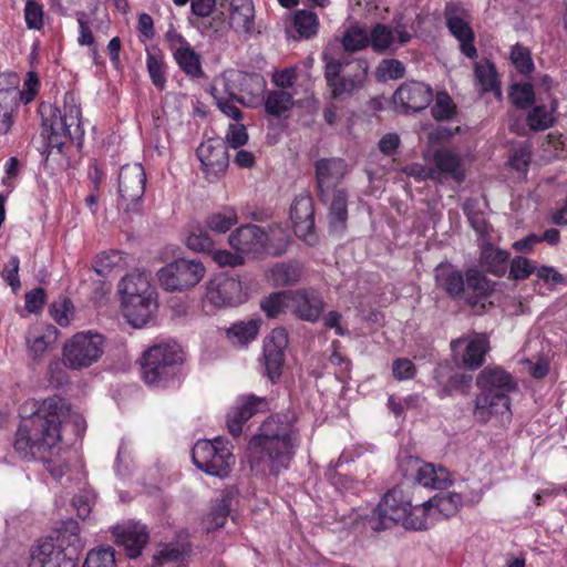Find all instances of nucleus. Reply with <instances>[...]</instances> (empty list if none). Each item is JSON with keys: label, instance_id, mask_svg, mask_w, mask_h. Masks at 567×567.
I'll return each mask as SVG.
<instances>
[{"label": "nucleus", "instance_id": "obj_1", "mask_svg": "<svg viewBox=\"0 0 567 567\" xmlns=\"http://www.w3.org/2000/svg\"><path fill=\"white\" fill-rule=\"evenodd\" d=\"M292 413L274 414L259 426L249 440V464L251 470L278 475L287 470L299 446V431Z\"/></svg>", "mask_w": 567, "mask_h": 567}, {"label": "nucleus", "instance_id": "obj_2", "mask_svg": "<svg viewBox=\"0 0 567 567\" xmlns=\"http://www.w3.org/2000/svg\"><path fill=\"white\" fill-rule=\"evenodd\" d=\"M70 414L66 402L58 396L48 398L28 417H23L17 430L13 447L23 457L53 447L60 440V426Z\"/></svg>", "mask_w": 567, "mask_h": 567}, {"label": "nucleus", "instance_id": "obj_3", "mask_svg": "<svg viewBox=\"0 0 567 567\" xmlns=\"http://www.w3.org/2000/svg\"><path fill=\"white\" fill-rule=\"evenodd\" d=\"M481 390L474 402V416L486 423L491 415L509 410L508 393L516 390L512 375L501 367H485L476 378Z\"/></svg>", "mask_w": 567, "mask_h": 567}, {"label": "nucleus", "instance_id": "obj_4", "mask_svg": "<svg viewBox=\"0 0 567 567\" xmlns=\"http://www.w3.org/2000/svg\"><path fill=\"white\" fill-rule=\"evenodd\" d=\"M323 60L324 79L333 100L352 96L364 86L369 72L367 60L350 55L328 58L326 54Z\"/></svg>", "mask_w": 567, "mask_h": 567}, {"label": "nucleus", "instance_id": "obj_5", "mask_svg": "<svg viewBox=\"0 0 567 567\" xmlns=\"http://www.w3.org/2000/svg\"><path fill=\"white\" fill-rule=\"evenodd\" d=\"M104 352V337L97 332L75 333L63 346V363L73 370H81L95 363Z\"/></svg>", "mask_w": 567, "mask_h": 567}, {"label": "nucleus", "instance_id": "obj_6", "mask_svg": "<svg viewBox=\"0 0 567 567\" xmlns=\"http://www.w3.org/2000/svg\"><path fill=\"white\" fill-rule=\"evenodd\" d=\"M192 456L196 467L218 477L227 476L235 464V456L221 437L198 441L193 447Z\"/></svg>", "mask_w": 567, "mask_h": 567}, {"label": "nucleus", "instance_id": "obj_7", "mask_svg": "<svg viewBox=\"0 0 567 567\" xmlns=\"http://www.w3.org/2000/svg\"><path fill=\"white\" fill-rule=\"evenodd\" d=\"M415 35L413 24L404 22L402 16H395L392 23H375L369 31V45L377 53H394L406 45Z\"/></svg>", "mask_w": 567, "mask_h": 567}, {"label": "nucleus", "instance_id": "obj_8", "mask_svg": "<svg viewBox=\"0 0 567 567\" xmlns=\"http://www.w3.org/2000/svg\"><path fill=\"white\" fill-rule=\"evenodd\" d=\"M411 502L404 492L394 487L390 489L368 518L369 527L374 532L390 529L396 525L404 527Z\"/></svg>", "mask_w": 567, "mask_h": 567}, {"label": "nucleus", "instance_id": "obj_9", "mask_svg": "<svg viewBox=\"0 0 567 567\" xmlns=\"http://www.w3.org/2000/svg\"><path fill=\"white\" fill-rule=\"evenodd\" d=\"M182 360L176 344H157L143 357L142 373L146 383L159 384L174 373V367Z\"/></svg>", "mask_w": 567, "mask_h": 567}, {"label": "nucleus", "instance_id": "obj_10", "mask_svg": "<svg viewBox=\"0 0 567 567\" xmlns=\"http://www.w3.org/2000/svg\"><path fill=\"white\" fill-rule=\"evenodd\" d=\"M200 261L178 259L167 264L157 271L161 287L166 291H184L195 287L205 276Z\"/></svg>", "mask_w": 567, "mask_h": 567}, {"label": "nucleus", "instance_id": "obj_11", "mask_svg": "<svg viewBox=\"0 0 567 567\" xmlns=\"http://www.w3.org/2000/svg\"><path fill=\"white\" fill-rule=\"evenodd\" d=\"M146 175L141 164L123 165L118 173V205L127 213H140L145 193Z\"/></svg>", "mask_w": 567, "mask_h": 567}, {"label": "nucleus", "instance_id": "obj_12", "mask_svg": "<svg viewBox=\"0 0 567 567\" xmlns=\"http://www.w3.org/2000/svg\"><path fill=\"white\" fill-rule=\"evenodd\" d=\"M400 467L406 478L424 487L445 489L452 485L451 473L441 465L436 466L417 457L408 456L401 462Z\"/></svg>", "mask_w": 567, "mask_h": 567}, {"label": "nucleus", "instance_id": "obj_13", "mask_svg": "<svg viewBox=\"0 0 567 567\" xmlns=\"http://www.w3.org/2000/svg\"><path fill=\"white\" fill-rule=\"evenodd\" d=\"M453 359L468 370H476L483 365L485 355L489 351V340L485 333H473L457 338L450 343Z\"/></svg>", "mask_w": 567, "mask_h": 567}, {"label": "nucleus", "instance_id": "obj_14", "mask_svg": "<svg viewBox=\"0 0 567 567\" xmlns=\"http://www.w3.org/2000/svg\"><path fill=\"white\" fill-rule=\"evenodd\" d=\"M205 300L218 309L240 305L245 300L240 280L226 274L214 276L207 282Z\"/></svg>", "mask_w": 567, "mask_h": 567}, {"label": "nucleus", "instance_id": "obj_15", "mask_svg": "<svg viewBox=\"0 0 567 567\" xmlns=\"http://www.w3.org/2000/svg\"><path fill=\"white\" fill-rule=\"evenodd\" d=\"M196 154L209 182L219 178L228 167L227 144L223 138L207 140L198 146Z\"/></svg>", "mask_w": 567, "mask_h": 567}, {"label": "nucleus", "instance_id": "obj_16", "mask_svg": "<svg viewBox=\"0 0 567 567\" xmlns=\"http://www.w3.org/2000/svg\"><path fill=\"white\" fill-rule=\"evenodd\" d=\"M496 282L489 280L477 268H468L465 272V293L463 296L464 302L470 306L475 313H483L487 305L492 302L487 299L495 290Z\"/></svg>", "mask_w": 567, "mask_h": 567}, {"label": "nucleus", "instance_id": "obj_17", "mask_svg": "<svg viewBox=\"0 0 567 567\" xmlns=\"http://www.w3.org/2000/svg\"><path fill=\"white\" fill-rule=\"evenodd\" d=\"M288 336L284 328H276L264 341L266 375L271 382L279 380L285 361Z\"/></svg>", "mask_w": 567, "mask_h": 567}, {"label": "nucleus", "instance_id": "obj_18", "mask_svg": "<svg viewBox=\"0 0 567 567\" xmlns=\"http://www.w3.org/2000/svg\"><path fill=\"white\" fill-rule=\"evenodd\" d=\"M433 99V91L430 85L417 81L402 83L393 95V102L404 113L420 112L424 110Z\"/></svg>", "mask_w": 567, "mask_h": 567}, {"label": "nucleus", "instance_id": "obj_19", "mask_svg": "<svg viewBox=\"0 0 567 567\" xmlns=\"http://www.w3.org/2000/svg\"><path fill=\"white\" fill-rule=\"evenodd\" d=\"M166 41L173 51V56L178 66L192 78L203 76L200 55L190 47L185 38L175 30L166 33Z\"/></svg>", "mask_w": 567, "mask_h": 567}, {"label": "nucleus", "instance_id": "obj_20", "mask_svg": "<svg viewBox=\"0 0 567 567\" xmlns=\"http://www.w3.org/2000/svg\"><path fill=\"white\" fill-rule=\"evenodd\" d=\"M290 219L297 237L308 244H313L315 209L311 196L301 194L297 196L290 208Z\"/></svg>", "mask_w": 567, "mask_h": 567}, {"label": "nucleus", "instance_id": "obj_21", "mask_svg": "<svg viewBox=\"0 0 567 567\" xmlns=\"http://www.w3.org/2000/svg\"><path fill=\"white\" fill-rule=\"evenodd\" d=\"M29 567H76V563L52 539L40 542L30 554Z\"/></svg>", "mask_w": 567, "mask_h": 567}, {"label": "nucleus", "instance_id": "obj_22", "mask_svg": "<svg viewBox=\"0 0 567 567\" xmlns=\"http://www.w3.org/2000/svg\"><path fill=\"white\" fill-rule=\"evenodd\" d=\"M268 409V401L266 398L257 396L254 394L243 396L237 401L227 414V426L229 433L237 437L243 432V425L251 416L257 413L264 412Z\"/></svg>", "mask_w": 567, "mask_h": 567}, {"label": "nucleus", "instance_id": "obj_23", "mask_svg": "<svg viewBox=\"0 0 567 567\" xmlns=\"http://www.w3.org/2000/svg\"><path fill=\"white\" fill-rule=\"evenodd\" d=\"M113 535L115 543L123 547L130 558L138 557L150 538L146 526L134 522L115 526Z\"/></svg>", "mask_w": 567, "mask_h": 567}, {"label": "nucleus", "instance_id": "obj_24", "mask_svg": "<svg viewBox=\"0 0 567 567\" xmlns=\"http://www.w3.org/2000/svg\"><path fill=\"white\" fill-rule=\"evenodd\" d=\"M430 179L443 182L445 178L461 183L465 178V169L460 155L449 148H440L433 154Z\"/></svg>", "mask_w": 567, "mask_h": 567}, {"label": "nucleus", "instance_id": "obj_25", "mask_svg": "<svg viewBox=\"0 0 567 567\" xmlns=\"http://www.w3.org/2000/svg\"><path fill=\"white\" fill-rule=\"evenodd\" d=\"M347 172V165L339 158H323L316 163V176L320 198H326L331 192H337L339 183Z\"/></svg>", "mask_w": 567, "mask_h": 567}, {"label": "nucleus", "instance_id": "obj_26", "mask_svg": "<svg viewBox=\"0 0 567 567\" xmlns=\"http://www.w3.org/2000/svg\"><path fill=\"white\" fill-rule=\"evenodd\" d=\"M230 246L243 254H259L267 247L269 237L257 225H244L229 236Z\"/></svg>", "mask_w": 567, "mask_h": 567}, {"label": "nucleus", "instance_id": "obj_27", "mask_svg": "<svg viewBox=\"0 0 567 567\" xmlns=\"http://www.w3.org/2000/svg\"><path fill=\"white\" fill-rule=\"evenodd\" d=\"M323 309V301L315 290L290 291V312L307 321H316Z\"/></svg>", "mask_w": 567, "mask_h": 567}, {"label": "nucleus", "instance_id": "obj_28", "mask_svg": "<svg viewBox=\"0 0 567 567\" xmlns=\"http://www.w3.org/2000/svg\"><path fill=\"white\" fill-rule=\"evenodd\" d=\"M157 309L155 295H145L124 299L123 312L127 322L134 328L144 327Z\"/></svg>", "mask_w": 567, "mask_h": 567}, {"label": "nucleus", "instance_id": "obj_29", "mask_svg": "<svg viewBox=\"0 0 567 567\" xmlns=\"http://www.w3.org/2000/svg\"><path fill=\"white\" fill-rule=\"evenodd\" d=\"M436 286L453 299H463L465 278L461 270L451 264H440L434 269Z\"/></svg>", "mask_w": 567, "mask_h": 567}, {"label": "nucleus", "instance_id": "obj_30", "mask_svg": "<svg viewBox=\"0 0 567 567\" xmlns=\"http://www.w3.org/2000/svg\"><path fill=\"white\" fill-rule=\"evenodd\" d=\"M446 25L450 32L460 42V50L470 59L477 56V50L474 45V32L468 21L462 18L456 11H446Z\"/></svg>", "mask_w": 567, "mask_h": 567}, {"label": "nucleus", "instance_id": "obj_31", "mask_svg": "<svg viewBox=\"0 0 567 567\" xmlns=\"http://www.w3.org/2000/svg\"><path fill=\"white\" fill-rule=\"evenodd\" d=\"M324 204L329 205V227L330 233L340 236L346 229L348 219L347 202L348 195L344 189L331 192L326 198H320Z\"/></svg>", "mask_w": 567, "mask_h": 567}, {"label": "nucleus", "instance_id": "obj_32", "mask_svg": "<svg viewBox=\"0 0 567 567\" xmlns=\"http://www.w3.org/2000/svg\"><path fill=\"white\" fill-rule=\"evenodd\" d=\"M480 247V266L497 277L504 276L507 270L509 252L493 246L491 243L485 241L484 239H482Z\"/></svg>", "mask_w": 567, "mask_h": 567}, {"label": "nucleus", "instance_id": "obj_33", "mask_svg": "<svg viewBox=\"0 0 567 567\" xmlns=\"http://www.w3.org/2000/svg\"><path fill=\"white\" fill-rule=\"evenodd\" d=\"M254 18L251 0H231L229 24L236 32L250 33L254 29Z\"/></svg>", "mask_w": 567, "mask_h": 567}, {"label": "nucleus", "instance_id": "obj_34", "mask_svg": "<svg viewBox=\"0 0 567 567\" xmlns=\"http://www.w3.org/2000/svg\"><path fill=\"white\" fill-rule=\"evenodd\" d=\"M189 546L182 543H168L159 546L153 558L161 566L185 567Z\"/></svg>", "mask_w": 567, "mask_h": 567}, {"label": "nucleus", "instance_id": "obj_35", "mask_svg": "<svg viewBox=\"0 0 567 567\" xmlns=\"http://www.w3.org/2000/svg\"><path fill=\"white\" fill-rule=\"evenodd\" d=\"M48 111L50 118L43 117V125H49L51 130L49 145L52 148L56 147L60 151L65 143L62 138L70 140V132L66 128V124L65 121H63V115L60 109L49 105ZM45 112L47 107H44V113Z\"/></svg>", "mask_w": 567, "mask_h": 567}, {"label": "nucleus", "instance_id": "obj_36", "mask_svg": "<svg viewBox=\"0 0 567 567\" xmlns=\"http://www.w3.org/2000/svg\"><path fill=\"white\" fill-rule=\"evenodd\" d=\"M463 498L457 493H447L435 495L433 498L426 501V504L432 506L435 519L441 517L447 518L455 515L462 506Z\"/></svg>", "mask_w": 567, "mask_h": 567}, {"label": "nucleus", "instance_id": "obj_37", "mask_svg": "<svg viewBox=\"0 0 567 567\" xmlns=\"http://www.w3.org/2000/svg\"><path fill=\"white\" fill-rule=\"evenodd\" d=\"M61 112L66 128L70 132V140L81 136L83 134L81 128V109L72 93H65Z\"/></svg>", "mask_w": 567, "mask_h": 567}, {"label": "nucleus", "instance_id": "obj_38", "mask_svg": "<svg viewBox=\"0 0 567 567\" xmlns=\"http://www.w3.org/2000/svg\"><path fill=\"white\" fill-rule=\"evenodd\" d=\"M237 223V210L234 207L225 206L220 210L209 214L205 225L213 233L225 234Z\"/></svg>", "mask_w": 567, "mask_h": 567}, {"label": "nucleus", "instance_id": "obj_39", "mask_svg": "<svg viewBox=\"0 0 567 567\" xmlns=\"http://www.w3.org/2000/svg\"><path fill=\"white\" fill-rule=\"evenodd\" d=\"M18 95L19 92L14 89L0 90V136L11 130Z\"/></svg>", "mask_w": 567, "mask_h": 567}, {"label": "nucleus", "instance_id": "obj_40", "mask_svg": "<svg viewBox=\"0 0 567 567\" xmlns=\"http://www.w3.org/2000/svg\"><path fill=\"white\" fill-rule=\"evenodd\" d=\"M435 519L432 506L427 505L426 502L412 506L409 508L404 528L422 530L427 529Z\"/></svg>", "mask_w": 567, "mask_h": 567}, {"label": "nucleus", "instance_id": "obj_41", "mask_svg": "<svg viewBox=\"0 0 567 567\" xmlns=\"http://www.w3.org/2000/svg\"><path fill=\"white\" fill-rule=\"evenodd\" d=\"M118 290L123 295V300L145 295H155V291L151 288L147 278L143 275L126 276L121 281Z\"/></svg>", "mask_w": 567, "mask_h": 567}, {"label": "nucleus", "instance_id": "obj_42", "mask_svg": "<svg viewBox=\"0 0 567 567\" xmlns=\"http://www.w3.org/2000/svg\"><path fill=\"white\" fill-rule=\"evenodd\" d=\"M301 276V268L298 264H276L268 271L269 280L277 287L296 284Z\"/></svg>", "mask_w": 567, "mask_h": 567}, {"label": "nucleus", "instance_id": "obj_43", "mask_svg": "<svg viewBox=\"0 0 567 567\" xmlns=\"http://www.w3.org/2000/svg\"><path fill=\"white\" fill-rule=\"evenodd\" d=\"M474 73L480 89L483 93L495 92L497 95L501 94L499 84L497 79V72L495 65L489 61L476 62Z\"/></svg>", "mask_w": 567, "mask_h": 567}, {"label": "nucleus", "instance_id": "obj_44", "mask_svg": "<svg viewBox=\"0 0 567 567\" xmlns=\"http://www.w3.org/2000/svg\"><path fill=\"white\" fill-rule=\"evenodd\" d=\"M346 52L360 51L369 45V32L361 27L351 25L340 38Z\"/></svg>", "mask_w": 567, "mask_h": 567}, {"label": "nucleus", "instance_id": "obj_45", "mask_svg": "<svg viewBox=\"0 0 567 567\" xmlns=\"http://www.w3.org/2000/svg\"><path fill=\"white\" fill-rule=\"evenodd\" d=\"M239 82V92L248 94L251 97L259 96L264 93L266 87V81L264 76L257 73H247L237 71L236 79Z\"/></svg>", "mask_w": 567, "mask_h": 567}, {"label": "nucleus", "instance_id": "obj_46", "mask_svg": "<svg viewBox=\"0 0 567 567\" xmlns=\"http://www.w3.org/2000/svg\"><path fill=\"white\" fill-rule=\"evenodd\" d=\"M557 102L553 101L550 109L545 105H536L527 115V124L534 131H544L554 123L553 112L556 110Z\"/></svg>", "mask_w": 567, "mask_h": 567}, {"label": "nucleus", "instance_id": "obj_47", "mask_svg": "<svg viewBox=\"0 0 567 567\" xmlns=\"http://www.w3.org/2000/svg\"><path fill=\"white\" fill-rule=\"evenodd\" d=\"M293 27L300 38L309 39L318 31V17L312 11L299 10L293 16Z\"/></svg>", "mask_w": 567, "mask_h": 567}, {"label": "nucleus", "instance_id": "obj_48", "mask_svg": "<svg viewBox=\"0 0 567 567\" xmlns=\"http://www.w3.org/2000/svg\"><path fill=\"white\" fill-rule=\"evenodd\" d=\"M259 327L260 320L257 319H250L246 322L241 321L231 326L228 330V336L238 343L246 344L257 337Z\"/></svg>", "mask_w": 567, "mask_h": 567}, {"label": "nucleus", "instance_id": "obj_49", "mask_svg": "<svg viewBox=\"0 0 567 567\" xmlns=\"http://www.w3.org/2000/svg\"><path fill=\"white\" fill-rule=\"evenodd\" d=\"M115 565L114 548L101 546L87 553L83 567H115Z\"/></svg>", "mask_w": 567, "mask_h": 567}, {"label": "nucleus", "instance_id": "obj_50", "mask_svg": "<svg viewBox=\"0 0 567 567\" xmlns=\"http://www.w3.org/2000/svg\"><path fill=\"white\" fill-rule=\"evenodd\" d=\"M292 105V95L284 90L271 91L266 99V111L275 116H280Z\"/></svg>", "mask_w": 567, "mask_h": 567}, {"label": "nucleus", "instance_id": "obj_51", "mask_svg": "<svg viewBox=\"0 0 567 567\" xmlns=\"http://www.w3.org/2000/svg\"><path fill=\"white\" fill-rule=\"evenodd\" d=\"M261 308L266 315L271 318L285 311H290V291L272 293L261 302Z\"/></svg>", "mask_w": 567, "mask_h": 567}, {"label": "nucleus", "instance_id": "obj_52", "mask_svg": "<svg viewBox=\"0 0 567 567\" xmlns=\"http://www.w3.org/2000/svg\"><path fill=\"white\" fill-rule=\"evenodd\" d=\"M146 66L153 84L163 90L166 84L165 63L161 55L147 52Z\"/></svg>", "mask_w": 567, "mask_h": 567}, {"label": "nucleus", "instance_id": "obj_53", "mask_svg": "<svg viewBox=\"0 0 567 567\" xmlns=\"http://www.w3.org/2000/svg\"><path fill=\"white\" fill-rule=\"evenodd\" d=\"M237 71H231L225 73L220 79L216 80L214 86H218L221 91V94L230 100H236V102L244 104L245 97L240 95L239 92V82L236 80Z\"/></svg>", "mask_w": 567, "mask_h": 567}, {"label": "nucleus", "instance_id": "obj_54", "mask_svg": "<svg viewBox=\"0 0 567 567\" xmlns=\"http://www.w3.org/2000/svg\"><path fill=\"white\" fill-rule=\"evenodd\" d=\"M511 60L520 74L527 75L534 71L530 51L519 43L512 48Z\"/></svg>", "mask_w": 567, "mask_h": 567}, {"label": "nucleus", "instance_id": "obj_55", "mask_svg": "<svg viewBox=\"0 0 567 567\" xmlns=\"http://www.w3.org/2000/svg\"><path fill=\"white\" fill-rule=\"evenodd\" d=\"M50 313L59 326L66 327L73 318V303L68 298H60L51 303Z\"/></svg>", "mask_w": 567, "mask_h": 567}, {"label": "nucleus", "instance_id": "obj_56", "mask_svg": "<svg viewBox=\"0 0 567 567\" xmlns=\"http://www.w3.org/2000/svg\"><path fill=\"white\" fill-rule=\"evenodd\" d=\"M431 113L437 121L450 120L455 113V104L451 96L445 92H439Z\"/></svg>", "mask_w": 567, "mask_h": 567}, {"label": "nucleus", "instance_id": "obj_57", "mask_svg": "<svg viewBox=\"0 0 567 567\" xmlns=\"http://www.w3.org/2000/svg\"><path fill=\"white\" fill-rule=\"evenodd\" d=\"M513 104L519 109H526L534 102V89L530 83L514 84L509 92Z\"/></svg>", "mask_w": 567, "mask_h": 567}, {"label": "nucleus", "instance_id": "obj_58", "mask_svg": "<svg viewBox=\"0 0 567 567\" xmlns=\"http://www.w3.org/2000/svg\"><path fill=\"white\" fill-rule=\"evenodd\" d=\"M405 74L404 64L395 59H385L379 64L377 75L381 80H398Z\"/></svg>", "mask_w": 567, "mask_h": 567}, {"label": "nucleus", "instance_id": "obj_59", "mask_svg": "<svg viewBox=\"0 0 567 567\" xmlns=\"http://www.w3.org/2000/svg\"><path fill=\"white\" fill-rule=\"evenodd\" d=\"M231 505V497L228 494L223 495L218 498L210 512L212 524L214 528H221L229 515Z\"/></svg>", "mask_w": 567, "mask_h": 567}, {"label": "nucleus", "instance_id": "obj_60", "mask_svg": "<svg viewBox=\"0 0 567 567\" xmlns=\"http://www.w3.org/2000/svg\"><path fill=\"white\" fill-rule=\"evenodd\" d=\"M212 95L217 107L228 117L239 121L241 118L240 110L235 105L236 100H230L221 94L218 86L212 87Z\"/></svg>", "mask_w": 567, "mask_h": 567}, {"label": "nucleus", "instance_id": "obj_61", "mask_svg": "<svg viewBox=\"0 0 567 567\" xmlns=\"http://www.w3.org/2000/svg\"><path fill=\"white\" fill-rule=\"evenodd\" d=\"M186 245L195 251H210L214 244L207 231L198 227L187 236Z\"/></svg>", "mask_w": 567, "mask_h": 567}, {"label": "nucleus", "instance_id": "obj_62", "mask_svg": "<svg viewBox=\"0 0 567 567\" xmlns=\"http://www.w3.org/2000/svg\"><path fill=\"white\" fill-rule=\"evenodd\" d=\"M24 19L27 27L40 30L43 27V8L35 0H28L24 7Z\"/></svg>", "mask_w": 567, "mask_h": 567}, {"label": "nucleus", "instance_id": "obj_63", "mask_svg": "<svg viewBox=\"0 0 567 567\" xmlns=\"http://www.w3.org/2000/svg\"><path fill=\"white\" fill-rule=\"evenodd\" d=\"M19 266V258L17 256H12L1 271L2 279L11 287L13 292H17L21 287L20 278L18 275Z\"/></svg>", "mask_w": 567, "mask_h": 567}, {"label": "nucleus", "instance_id": "obj_64", "mask_svg": "<svg viewBox=\"0 0 567 567\" xmlns=\"http://www.w3.org/2000/svg\"><path fill=\"white\" fill-rule=\"evenodd\" d=\"M473 377L471 374L465 373H456L449 378L447 383L443 386L442 392L446 395H450L453 391H460L461 393H467Z\"/></svg>", "mask_w": 567, "mask_h": 567}]
</instances>
